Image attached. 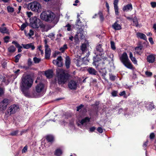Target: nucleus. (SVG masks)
Wrapping results in <instances>:
<instances>
[{
	"mask_svg": "<svg viewBox=\"0 0 156 156\" xmlns=\"http://www.w3.org/2000/svg\"><path fill=\"white\" fill-rule=\"evenodd\" d=\"M132 21L133 22V25L137 27L138 25V23L136 17H135L134 18H133V20Z\"/></svg>",
	"mask_w": 156,
	"mask_h": 156,
	"instance_id": "2f4dec72",
	"label": "nucleus"
},
{
	"mask_svg": "<svg viewBox=\"0 0 156 156\" xmlns=\"http://www.w3.org/2000/svg\"><path fill=\"white\" fill-rule=\"evenodd\" d=\"M151 6L154 8L156 7V2H152L151 3Z\"/></svg>",
	"mask_w": 156,
	"mask_h": 156,
	"instance_id": "4d7b16f0",
	"label": "nucleus"
},
{
	"mask_svg": "<svg viewBox=\"0 0 156 156\" xmlns=\"http://www.w3.org/2000/svg\"><path fill=\"white\" fill-rule=\"evenodd\" d=\"M41 59L35 57L33 58V60L35 63H39L41 61Z\"/></svg>",
	"mask_w": 156,
	"mask_h": 156,
	"instance_id": "c03bdc74",
	"label": "nucleus"
},
{
	"mask_svg": "<svg viewBox=\"0 0 156 156\" xmlns=\"http://www.w3.org/2000/svg\"><path fill=\"white\" fill-rule=\"evenodd\" d=\"M133 9L132 5L131 4H128L123 6L122 10L124 12H128L131 11Z\"/></svg>",
	"mask_w": 156,
	"mask_h": 156,
	"instance_id": "aec40b11",
	"label": "nucleus"
},
{
	"mask_svg": "<svg viewBox=\"0 0 156 156\" xmlns=\"http://www.w3.org/2000/svg\"><path fill=\"white\" fill-rule=\"evenodd\" d=\"M109 79L110 80L113 81L115 80L116 76L113 75L111 73L109 74Z\"/></svg>",
	"mask_w": 156,
	"mask_h": 156,
	"instance_id": "ea45409f",
	"label": "nucleus"
},
{
	"mask_svg": "<svg viewBox=\"0 0 156 156\" xmlns=\"http://www.w3.org/2000/svg\"><path fill=\"white\" fill-rule=\"evenodd\" d=\"M46 139L48 142H52L54 140L53 137H46Z\"/></svg>",
	"mask_w": 156,
	"mask_h": 156,
	"instance_id": "a18cd8bd",
	"label": "nucleus"
},
{
	"mask_svg": "<svg viewBox=\"0 0 156 156\" xmlns=\"http://www.w3.org/2000/svg\"><path fill=\"white\" fill-rule=\"evenodd\" d=\"M130 59L134 64H137V61L135 57H133L131 58Z\"/></svg>",
	"mask_w": 156,
	"mask_h": 156,
	"instance_id": "49530a36",
	"label": "nucleus"
},
{
	"mask_svg": "<svg viewBox=\"0 0 156 156\" xmlns=\"http://www.w3.org/2000/svg\"><path fill=\"white\" fill-rule=\"evenodd\" d=\"M143 48V46L142 45H140L139 46L136 47L135 48V54L140 55H141L143 52L142 50Z\"/></svg>",
	"mask_w": 156,
	"mask_h": 156,
	"instance_id": "f3484780",
	"label": "nucleus"
},
{
	"mask_svg": "<svg viewBox=\"0 0 156 156\" xmlns=\"http://www.w3.org/2000/svg\"><path fill=\"white\" fill-rule=\"evenodd\" d=\"M30 24L34 28H37L39 27H42L43 25L40 20L36 16L30 19Z\"/></svg>",
	"mask_w": 156,
	"mask_h": 156,
	"instance_id": "423d86ee",
	"label": "nucleus"
},
{
	"mask_svg": "<svg viewBox=\"0 0 156 156\" xmlns=\"http://www.w3.org/2000/svg\"><path fill=\"white\" fill-rule=\"evenodd\" d=\"M45 53H50L51 54V50L50 48L48 47V45L46 44L45 46Z\"/></svg>",
	"mask_w": 156,
	"mask_h": 156,
	"instance_id": "f704fd0d",
	"label": "nucleus"
},
{
	"mask_svg": "<svg viewBox=\"0 0 156 156\" xmlns=\"http://www.w3.org/2000/svg\"><path fill=\"white\" fill-rule=\"evenodd\" d=\"M68 85L70 89L75 90L77 88V83L75 81L71 80L69 83Z\"/></svg>",
	"mask_w": 156,
	"mask_h": 156,
	"instance_id": "ddd939ff",
	"label": "nucleus"
},
{
	"mask_svg": "<svg viewBox=\"0 0 156 156\" xmlns=\"http://www.w3.org/2000/svg\"><path fill=\"white\" fill-rule=\"evenodd\" d=\"M126 94L125 91L121 92L119 94V95L120 96H125L126 95Z\"/></svg>",
	"mask_w": 156,
	"mask_h": 156,
	"instance_id": "052dcab7",
	"label": "nucleus"
},
{
	"mask_svg": "<svg viewBox=\"0 0 156 156\" xmlns=\"http://www.w3.org/2000/svg\"><path fill=\"white\" fill-rule=\"evenodd\" d=\"M0 81L1 82H4L6 85L8 84V83H5V76L2 75H0Z\"/></svg>",
	"mask_w": 156,
	"mask_h": 156,
	"instance_id": "c9c22d12",
	"label": "nucleus"
},
{
	"mask_svg": "<svg viewBox=\"0 0 156 156\" xmlns=\"http://www.w3.org/2000/svg\"><path fill=\"white\" fill-rule=\"evenodd\" d=\"M87 49V45L86 44H82L81 47V49L83 52L85 51Z\"/></svg>",
	"mask_w": 156,
	"mask_h": 156,
	"instance_id": "58836bf2",
	"label": "nucleus"
},
{
	"mask_svg": "<svg viewBox=\"0 0 156 156\" xmlns=\"http://www.w3.org/2000/svg\"><path fill=\"white\" fill-rule=\"evenodd\" d=\"M156 56L153 54H150L147 56V60L149 63H153L155 61Z\"/></svg>",
	"mask_w": 156,
	"mask_h": 156,
	"instance_id": "4468645a",
	"label": "nucleus"
},
{
	"mask_svg": "<svg viewBox=\"0 0 156 156\" xmlns=\"http://www.w3.org/2000/svg\"><path fill=\"white\" fill-rule=\"evenodd\" d=\"M62 58L61 56H58L56 59L54 60L53 63L58 67H61L62 66Z\"/></svg>",
	"mask_w": 156,
	"mask_h": 156,
	"instance_id": "f8f14e48",
	"label": "nucleus"
},
{
	"mask_svg": "<svg viewBox=\"0 0 156 156\" xmlns=\"http://www.w3.org/2000/svg\"><path fill=\"white\" fill-rule=\"evenodd\" d=\"M98 14L99 15V17L101 20V21H103L104 20V18L102 12L101 11H99L98 12Z\"/></svg>",
	"mask_w": 156,
	"mask_h": 156,
	"instance_id": "a19ab883",
	"label": "nucleus"
},
{
	"mask_svg": "<svg viewBox=\"0 0 156 156\" xmlns=\"http://www.w3.org/2000/svg\"><path fill=\"white\" fill-rule=\"evenodd\" d=\"M23 47L25 49H28L30 48H31L32 50H33L35 49V47L34 45H32V43H29L27 44H22Z\"/></svg>",
	"mask_w": 156,
	"mask_h": 156,
	"instance_id": "393cba45",
	"label": "nucleus"
},
{
	"mask_svg": "<svg viewBox=\"0 0 156 156\" xmlns=\"http://www.w3.org/2000/svg\"><path fill=\"white\" fill-rule=\"evenodd\" d=\"M89 60L87 59V58L86 57H84L83 58L82 60L80 59H77L76 60L75 62L76 65L77 66H80L83 64H87L89 62Z\"/></svg>",
	"mask_w": 156,
	"mask_h": 156,
	"instance_id": "9b49d317",
	"label": "nucleus"
},
{
	"mask_svg": "<svg viewBox=\"0 0 156 156\" xmlns=\"http://www.w3.org/2000/svg\"><path fill=\"white\" fill-rule=\"evenodd\" d=\"M12 43L14 44L15 46L18 48V52H20L22 51L21 48L22 47L17 42L15 41H13L12 42Z\"/></svg>",
	"mask_w": 156,
	"mask_h": 156,
	"instance_id": "bb28decb",
	"label": "nucleus"
},
{
	"mask_svg": "<svg viewBox=\"0 0 156 156\" xmlns=\"http://www.w3.org/2000/svg\"><path fill=\"white\" fill-rule=\"evenodd\" d=\"M76 24L80 28L83 26L82 23L80 21V19H78L77 20L76 22Z\"/></svg>",
	"mask_w": 156,
	"mask_h": 156,
	"instance_id": "473e14b6",
	"label": "nucleus"
},
{
	"mask_svg": "<svg viewBox=\"0 0 156 156\" xmlns=\"http://www.w3.org/2000/svg\"><path fill=\"white\" fill-rule=\"evenodd\" d=\"M90 118L89 117H86L82 119L80 122V123L81 125H83L84 124L89 122L90 121Z\"/></svg>",
	"mask_w": 156,
	"mask_h": 156,
	"instance_id": "a878e982",
	"label": "nucleus"
},
{
	"mask_svg": "<svg viewBox=\"0 0 156 156\" xmlns=\"http://www.w3.org/2000/svg\"><path fill=\"white\" fill-rule=\"evenodd\" d=\"M95 129V127H92L90 128L89 129V131L90 132H93L94 131Z\"/></svg>",
	"mask_w": 156,
	"mask_h": 156,
	"instance_id": "338daca9",
	"label": "nucleus"
},
{
	"mask_svg": "<svg viewBox=\"0 0 156 156\" xmlns=\"http://www.w3.org/2000/svg\"><path fill=\"white\" fill-rule=\"evenodd\" d=\"M55 16L52 12L50 11L43 12L41 14V19L46 22H51L55 18Z\"/></svg>",
	"mask_w": 156,
	"mask_h": 156,
	"instance_id": "7ed1b4c3",
	"label": "nucleus"
},
{
	"mask_svg": "<svg viewBox=\"0 0 156 156\" xmlns=\"http://www.w3.org/2000/svg\"><path fill=\"white\" fill-rule=\"evenodd\" d=\"M62 154V151L60 149H58L56 150L55 154L57 156H60Z\"/></svg>",
	"mask_w": 156,
	"mask_h": 156,
	"instance_id": "7c9ffc66",
	"label": "nucleus"
},
{
	"mask_svg": "<svg viewBox=\"0 0 156 156\" xmlns=\"http://www.w3.org/2000/svg\"><path fill=\"white\" fill-rule=\"evenodd\" d=\"M145 107L147 110H151L154 108L153 104L149 102H146L145 103Z\"/></svg>",
	"mask_w": 156,
	"mask_h": 156,
	"instance_id": "6ab92c4d",
	"label": "nucleus"
},
{
	"mask_svg": "<svg viewBox=\"0 0 156 156\" xmlns=\"http://www.w3.org/2000/svg\"><path fill=\"white\" fill-rule=\"evenodd\" d=\"M102 44H98L96 48V51L94 52V54L97 56L99 55L101 56L104 54V52L103 48H102Z\"/></svg>",
	"mask_w": 156,
	"mask_h": 156,
	"instance_id": "1a4fd4ad",
	"label": "nucleus"
},
{
	"mask_svg": "<svg viewBox=\"0 0 156 156\" xmlns=\"http://www.w3.org/2000/svg\"><path fill=\"white\" fill-rule=\"evenodd\" d=\"M28 8L32 11L37 12H41L42 9L41 5L37 2H33L29 3L28 5Z\"/></svg>",
	"mask_w": 156,
	"mask_h": 156,
	"instance_id": "39448f33",
	"label": "nucleus"
},
{
	"mask_svg": "<svg viewBox=\"0 0 156 156\" xmlns=\"http://www.w3.org/2000/svg\"><path fill=\"white\" fill-rule=\"evenodd\" d=\"M8 50L10 53H13L16 51V48L13 45H11L8 48Z\"/></svg>",
	"mask_w": 156,
	"mask_h": 156,
	"instance_id": "c756f323",
	"label": "nucleus"
},
{
	"mask_svg": "<svg viewBox=\"0 0 156 156\" xmlns=\"http://www.w3.org/2000/svg\"><path fill=\"white\" fill-rule=\"evenodd\" d=\"M34 34V31L31 30H30L29 33H28V35L30 37H31L32 36H33Z\"/></svg>",
	"mask_w": 156,
	"mask_h": 156,
	"instance_id": "8fccbe9b",
	"label": "nucleus"
},
{
	"mask_svg": "<svg viewBox=\"0 0 156 156\" xmlns=\"http://www.w3.org/2000/svg\"><path fill=\"white\" fill-rule=\"evenodd\" d=\"M83 107V105L82 104H81L80 105L77 107L76 111H79Z\"/></svg>",
	"mask_w": 156,
	"mask_h": 156,
	"instance_id": "603ef678",
	"label": "nucleus"
},
{
	"mask_svg": "<svg viewBox=\"0 0 156 156\" xmlns=\"http://www.w3.org/2000/svg\"><path fill=\"white\" fill-rule=\"evenodd\" d=\"M118 2L119 0H114L113 2L115 14L116 16L119 14V9L118 6Z\"/></svg>",
	"mask_w": 156,
	"mask_h": 156,
	"instance_id": "2eb2a0df",
	"label": "nucleus"
},
{
	"mask_svg": "<svg viewBox=\"0 0 156 156\" xmlns=\"http://www.w3.org/2000/svg\"><path fill=\"white\" fill-rule=\"evenodd\" d=\"M137 37L138 38L147 41V38L146 35L141 33L138 32L136 34Z\"/></svg>",
	"mask_w": 156,
	"mask_h": 156,
	"instance_id": "412c9836",
	"label": "nucleus"
},
{
	"mask_svg": "<svg viewBox=\"0 0 156 156\" xmlns=\"http://www.w3.org/2000/svg\"><path fill=\"white\" fill-rule=\"evenodd\" d=\"M21 84L20 85L22 91L26 97L30 96L28 89L33 84V80L31 76L29 75H23L21 78Z\"/></svg>",
	"mask_w": 156,
	"mask_h": 156,
	"instance_id": "f257e3e1",
	"label": "nucleus"
},
{
	"mask_svg": "<svg viewBox=\"0 0 156 156\" xmlns=\"http://www.w3.org/2000/svg\"><path fill=\"white\" fill-rule=\"evenodd\" d=\"M27 130H24L20 132V134H18L19 133V131L18 130H15L13 131H12L11 133H10L9 134V135L12 136H21L22 135V134L24 133H25L26 132Z\"/></svg>",
	"mask_w": 156,
	"mask_h": 156,
	"instance_id": "a211bd4d",
	"label": "nucleus"
},
{
	"mask_svg": "<svg viewBox=\"0 0 156 156\" xmlns=\"http://www.w3.org/2000/svg\"><path fill=\"white\" fill-rule=\"evenodd\" d=\"M51 54L50 53H45V58L46 59H48L49 58Z\"/></svg>",
	"mask_w": 156,
	"mask_h": 156,
	"instance_id": "bf43d9fd",
	"label": "nucleus"
},
{
	"mask_svg": "<svg viewBox=\"0 0 156 156\" xmlns=\"http://www.w3.org/2000/svg\"><path fill=\"white\" fill-rule=\"evenodd\" d=\"M118 21H116L112 26V28L115 30H119L122 28L120 25L117 23Z\"/></svg>",
	"mask_w": 156,
	"mask_h": 156,
	"instance_id": "b1692460",
	"label": "nucleus"
},
{
	"mask_svg": "<svg viewBox=\"0 0 156 156\" xmlns=\"http://www.w3.org/2000/svg\"><path fill=\"white\" fill-rule=\"evenodd\" d=\"M58 77V83L59 84H64L67 80L69 75L66 73V71L63 69H60L57 73Z\"/></svg>",
	"mask_w": 156,
	"mask_h": 156,
	"instance_id": "f03ea898",
	"label": "nucleus"
},
{
	"mask_svg": "<svg viewBox=\"0 0 156 156\" xmlns=\"http://www.w3.org/2000/svg\"><path fill=\"white\" fill-rule=\"evenodd\" d=\"M149 41L151 44H154V42L153 41V38L151 37H150L149 38Z\"/></svg>",
	"mask_w": 156,
	"mask_h": 156,
	"instance_id": "0e129e2a",
	"label": "nucleus"
},
{
	"mask_svg": "<svg viewBox=\"0 0 156 156\" xmlns=\"http://www.w3.org/2000/svg\"><path fill=\"white\" fill-rule=\"evenodd\" d=\"M107 73V72L106 71H105L104 73H103L102 75V77L105 80H106V79L105 77Z\"/></svg>",
	"mask_w": 156,
	"mask_h": 156,
	"instance_id": "69168bd1",
	"label": "nucleus"
},
{
	"mask_svg": "<svg viewBox=\"0 0 156 156\" xmlns=\"http://www.w3.org/2000/svg\"><path fill=\"white\" fill-rule=\"evenodd\" d=\"M83 32V31L82 29L79 30V31L77 32V34L75 36V38H77L78 39V38H80L81 39H83L84 37Z\"/></svg>",
	"mask_w": 156,
	"mask_h": 156,
	"instance_id": "dca6fc26",
	"label": "nucleus"
},
{
	"mask_svg": "<svg viewBox=\"0 0 156 156\" xmlns=\"http://www.w3.org/2000/svg\"><path fill=\"white\" fill-rule=\"evenodd\" d=\"M70 65V59L69 56H66V58L65 65L67 69H69Z\"/></svg>",
	"mask_w": 156,
	"mask_h": 156,
	"instance_id": "cd10ccee",
	"label": "nucleus"
},
{
	"mask_svg": "<svg viewBox=\"0 0 156 156\" xmlns=\"http://www.w3.org/2000/svg\"><path fill=\"white\" fill-rule=\"evenodd\" d=\"M8 11L9 12H12L14 11V8L10 6H8L7 7Z\"/></svg>",
	"mask_w": 156,
	"mask_h": 156,
	"instance_id": "79ce46f5",
	"label": "nucleus"
},
{
	"mask_svg": "<svg viewBox=\"0 0 156 156\" xmlns=\"http://www.w3.org/2000/svg\"><path fill=\"white\" fill-rule=\"evenodd\" d=\"M97 131L99 133H101L103 132V130L102 128L99 127L97 129Z\"/></svg>",
	"mask_w": 156,
	"mask_h": 156,
	"instance_id": "6e6d98bb",
	"label": "nucleus"
},
{
	"mask_svg": "<svg viewBox=\"0 0 156 156\" xmlns=\"http://www.w3.org/2000/svg\"><path fill=\"white\" fill-rule=\"evenodd\" d=\"M67 48V47L66 44H65L61 47L59 49L60 51L62 53H63L65 50Z\"/></svg>",
	"mask_w": 156,
	"mask_h": 156,
	"instance_id": "72a5a7b5",
	"label": "nucleus"
},
{
	"mask_svg": "<svg viewBox=\"0 0 156 156\" xmlns=\"http://www.w3.org/2000/svg\"><path fill=\"white\" fill-rule=\"evenodd\" d=\"M119 59L121 62L126 67L130 69H132L133 66L126 52L123 53L122 55L119 57Z\"/></svg>",
	"mask_w": 156,
	"mask_h": 156,
	"instance_id": "20e7f679",
	"label": "nucleus"
},
{
	"mask_svg": "<svg viewBox=\"0 0 156 156\" xmlns=\"http://www.w3.org/2000/svg\"><path fill=\"white\" fill-rule=\"evenodd\" d=\"M45 75L48 78H51L53 76V72L52 70H48L45 72Z\"/></svg>",
	"mask_w": 156,
	"mask_h": 156,
	"instance_id": "5701e85b",
	"label": "nucleus"
},
{
	"mask_svg": "<svg viewBox=\"0 0 156 156\" xmlns=\"http://www.w3.org/2000/svg\"><path fill=\"white\" fill-rule=\"evenodd\" d=\"M4 91L3 88L0 87V96H2L4 94Z\"/></svg>",
	"mask_w": 156,
	"mask_h": 156,
	"instance_id": "13d9d810",
	"label": "nucleus"
},
{
	"mask_svg": "<svg viewBox=\"0 0 156 156\" xmlns=\"http://www.w3.org/2000/svg\"><path fill=\"white\" fill-rule=\"evenodd\" d=\"M28 25V23H23L21 26L20 29L23 31L24 30V29Z\"/></svg>",
	"mask_w": 156,
	"mask_h": 156,
	"instance_id": "4c0bfd02",
	"label": "nucleus"
},
{
	"mask_svg": "<svg viewBox=\"0 0 156 156\" xmlns=\"http://www.w3.org/2000/svg\"><path fill=\"white\" fill-rule=\"evenodd\" d=\"M9 100L5 98L0 102V110H5L9 103Z\"/></svg>",
	"mask_w": 156,
	"mask_h": 156,
	"instance_id": "9d476101",
	"label": "nucleus"
},
{
	"mask_svg": "<svg viewBox=\"0 0 156 156\" xmlns=\"http://www.w3.org/2000/svg\"><path fill=\"white\" fill-rule=\"evenodd\" d=\"M0 32L3 34H8L9 33L8 30L5 27H0Z\"/></svg>",
	"mask_w": 156,
	"mask_h": 156,
	"instance_id": "c85d7f7f",
	"label": "nucleus"
},
{
	"mask_svg": "<svg viewBox=\"0 0 156 156\" xmlns=\"http://www.w3.org/2000/svg\"><path fill=\"white\" fill-rule=\"evenodd\" d=\"M32 62L31 61V59L30 58H29L28 61V65L29 66H31L32 64Z\"/></svg>",
	"mask_w": 156,
	"mask_h": 156,
	"instance_id": "680f3d73",
	"label": "nucleus"
},
{
	"mask_svg": "<svg viewBox=\"0 0 156 156\" xmlns=\"http://www.w3.org/2000/svg\"><path fill=\"white\" fill-rule=\"evenodd\" d=\"M44 88V85L43 83H40L38 84L35 87V90L36 93H35L34 94V96L36 98L38 97L39 96L38 94L42 91Z\"/></svg>",
	"mask_w": 156,
	"mask_h": 156,
	"instance_id": "6e6552de",
	"label": "nucleus"
},
{
	"mask_svg": "<svg viewBox=\"0 0 156 156\" xmlns=\"http://www.w3.org/2000/svg\"><path fill=\"white\" fill-rule=\"evenodd\" d=\"M145 74L147 76H150L152 75V73L151 72L147 71L145 72Z\"/></svg>",
	"mask_w": 156,
	"mask_h": 156,
	"instance_id": "864d4df0",
	"label": "nucleus"
},
{
	"mask_svg": "<svg viewBox=\"0 0 156 156\" xmlns=\"http://www.w3.org/2000/svg\"><path fill=\"white\" fill-rule=\"evenodd\" d=\"M66 27H67V30L68 31L71 30V26L69 24H68L66 26Z\"/></svg>",
	"mask_w": 156,
	"mask_h": 156,
	"instance_id": "5fc2aeb1",
	"label": "nucleus"
},
{
	"mask_svg": "<svg viewBox=\"0 0 156 156\" xmlns=\"http://www.w3.org/2000/svg\"><path fill=\"white\" fill-rule=\"evenodd\" d=\"M21 56V54H19L14 57L15 59V62H19V59Z\"/></svg>",
	"mask_w": 156,
	"mask_h": 156,
	"instance_id": "e433bc0d",
	"label": "nucleus"
},
{
	"mask_svg": "<svg viewBox=\"0 0 156 156\" xmlns=\"http://www.w3.org/2000/svg\"><path fill=\"white\" fill-rule=\"evenodd\" d=\"M19 109L18 105L14 104L10 106L7 109L6 114L9 115L13 114Z\"/></svg>",
	"mask_w": 156,
	"mask_h": 156,
	"instance_id": "0eeeda50",
	"label": "nucleus"
},
{
	"mask_svg": "<svg viewBox=\"0 0 156 156\" xmlns=\"http://www.w3.org/2000/svg\"><path fill=\"white\" fill-rule=\"evenodd\" d=\"M87 71L89 73L92 75H97L98 72L95 69L92 67H89L87 69Z\"/></svg>",
	"mask_w": 156,
	"mask_h": 156,
	"instance_id": "4be33fe9",
	"label": "nucleus"
},
{
	"mask_svg": "<svg viewBox=\"0 0 156 156\" xmlns=\"http://www.w3.org/2000/svg\"><path fill=\"white\" fill-rule=\"evenodd\" d=\"M9 37L8 36H5L4 38V40L5 42L7 43L9 42Z\"/></svg>",
	"mask_w": 156,
	"mask_h": 156,
	"instance_id": "3c124183",
	"label": "nucleus"
},
{
	"mask_svg": "<svg viewBox=\"0 0 156 156\" xmlns=\"http://www.w3.org/2000/svg\"><path fill=\"white\" fill-rule=\"evenodd\" d=\"M117 91L114 90L112 92L111 94L113 97H114L117 96Z\"/></svg>",
	"mask_w": 156,
	"mask_h": 156,
	"instance_id": "de8ad7c7",
	"label": "nucleus"
},
{
	"mask_svg": "<svg viewBox=\"0 0 156 156\" xmlns=\"http://www.w3.org/2000/svg\"><path fill=\"white\" fill-rule=\"evenodd\" d=\"M27 16L28 17H30L33 14L31 12H27Z\"/></svg>",
	"mask_w": 156,
	"mask_h": 156,
	"instance_id": "e2e57ef3",
	"label": "nucleus"
},
{
	"mask_svg": "<svg viewBox=\"0 0 156 156\" xmlns=\"http://www.w3.org/2000/svg\"><path fill=\"white\" fill-rule=\"evenodd\" d=\"M55 34L53 33H51L49 34V35L48 36V37H49L50 38H52V37H54Z\"/></svg>",
	"mask_w": 156,
	"mask_h": 156,
	"instance_id": "774afa93",
	"label": "nucleus"
},
{
	"mask_svg": "<svg viewBox=\"0 0 156 156\" xmlns=\"http://www.w3.org/2000/svg\"><path fill=\"white\" fill-rule=\"evenodd\" d=\"M27 146H25L22 150V152L23 153H25L27 151Z\"/></svg>",
	"mask_w": 156,
	"mask_h": 156,
	"instance_id": "09e8293b",
	"label": "nucleus"
},
{
	"mask_svg": "<svg viewBox=\"0 0 156 156\" xmlns=\"http://www.w3.org/2000/svg\"><path fill=\"white\" fill-rule=\"evenodd\" d=\"M111 48L113 50H115L116 49L115 44L114 41H111L110 42Z\"/></svg>",
	"mask_w": 156,
	"mask_h": 156,
	"instance_id": "37998d69",
	"label": "nucleus"
}]
</instances>
